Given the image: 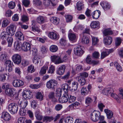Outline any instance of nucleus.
Returning <instances> with one entry per match:
<instances>
[{
  "label": "nucleus",
  "mask_w": 123,
  "mask_h": 123,
  "mask_svg": "<svg viewBox=\"0 0 123 123\" xmlns=\"http://www.w3.org/2000/svg\"><path fill=\"white\" fill-rule=\"evenodd\" d=\"M68 86L66 84L63 85L62 88L65 93L60 98H58V101L61 103H62L67 102L69 99V96L68 94Z\"/></svg>",
  "instance_id": "obj_1"
},
{
  "label": "nucleus",
  "mask_w": 123,
  "mask_h": 123,
  "mask_svg": "<svg viewBox=\"0 0 123 123\" xmlns=\"http://www.w3.org/2000/svg\"><path fill=\"white\" fill-rule=\"evenodd\" d=\"M8 109L11 114H14L17 112L18 109V106L15 103H11L8 105Z\"/></svg>",
  "instance_id": "obj_2"
},
{
  "label": "nucleus",
  "mask_w": 123,
  "mask_h": 123,
  "mask_svg": "<svg viewBox=\"0 0 123 123\" xmlns=\"http://www.w3.org/2000/svg\"><path fill=\"white\" fill-rule=\"evenodd\" d=\"M100 115V113L99 111H94L90 115L91 119L93 122H96L99 119Z\"/></svg>",
  "instance_id": "obj_3"
},
{
  "label": "nucleus",
  "mask_w": 123,
  "mask_h": 123,
  "mask_svg": "<svg viewBox=\"0 0 123 123\" xmlns=\"http://www.w3.org/2000/svg\"><path fill=\"white\" fill-rule=\"evenodd\" d=\"M57 81L54 80L52 79L48 81L46 83V86L48 89H55L57 86Z\"/></svg>",
  "instance_id": "obj_4"
},
{
  "label": "nucleus",
  "mask_w": 123,
  "mask_h": 123,
  "mask_svg": "<svg viewBox=\"0 0 123 123\" xmlns=\"http://www.w3.org/2000/svg\"><path fill=\"white\" fill-rule=\"evenodd\" d=\"M83 47L80 45H78L74 48V52L76 55L81 56L84 53Z\"/></svg>",
  "instance_id": "obj_5"
},
{
  "label": "nucleus",
  "mask_w": 123,
  "mask_h": 123,
  "mask_svg": "<svg viewBox=\"0 0 123 123\" xmlns=\"http://www.w3.org/2000/svg\"><path fill=\"white\" fill-rule=\"evenodd\" d=\"M15 89L13 88H9L6 90L5 92L6 94L11 97L13 98L15 94Z\"/></svg>",
  "instance_id": "obj_6"
},
{
  "label": "nucleus",
  "mask_w": 123,
  "mask_h": 123,
  "mask_svg": "<svg viewBox=\"0 0 123 123\" xmlns=\"http://www.w3.org/2000/svg\"><path fill=\"white\" fill-rule=\"evenodd\" d=\"M12 58L13 62L16 64H19L21 62V56L18 54H14L12 56Z\"/></svg>",
  "instance_id": "obj_7"
},
{
  "label": "nucleus",
  "mask_w": 123,
  "mask_h": 123,
  "mask_svg": "<svg viewBox=\"0 0 123 123\" xmlns=\"http://www.w3.org/2000/svg\"><path fill=\"white\" fill-rule=\"evenodd\" d=\"M51 61L55 64H58L62 63V59L58 56L53 55L51 56Z\"/></svg>",
  "instance_id": "obj_8"
},
{
  "label": "nucleus",
  "mask_w": 123,
  "mask_h": 123,
  "mask_svg": "<svg viewBox=\"0 0 123 123\" xmlns=\"http://www.w3.org/2000/svg\"><path fill=\"white\" fill-rule=\"evenodd\" d=\"M16 27L14 25H11L7 27L6 28L7 32L10 35H13L15 33Z\"/></svg>",
  "instance_id": "obj_9"
},
{
  "label": "nucleus",
  "mask_w": 123,
  "mask_h": 123,
  "mask_svg": "<svg viewBox=\"0 0 123 123\" xmlns=\"http://www.w3.org/2000/svg\"><path fill=\"white\" fill-rule=\"evenodd\" d=\"M32 93L30 90H26L23 92L22 96L25 98L30 99L32 97Z\"/></svg>",
  "instance_id": "obj_10"
},
{
  "label": "nucleus",
  "mask_w": 123,
  "mask_h": 123,
  "mask_svg": "<svg viewBox=\"0 0 123 123\" xmlns=\"http://www.w3.org/2000/svg\"><path fill=\"white\" fill-rule=\"evenodd\" d=\"M114 50L113 49H106L105 51L101 53V59H103L105 57L108 56L110 53L112 52Z\"/></svg>",
  "instance_id": "obj_11"
},
{
  "label": "nucleus",
  "mask_w": 123,
  "mask_h": 123,
  "mask_svg": "<svg viewBox=\"0 0 123 123\" xmlns=\"http://www.w3.org/2000/svg\"><path fill=\"white\" fill-rule=\"evenodd\" d=\"M31 48L30 44L28 42H24L22 45L21 48L25 51L30 50Z\"/></svg>",
  "instance_id": "obj_12"
},
{
  "label": "nucleus",
  "mask_w": 123,
  "mask_h": 123,
  "mask_svg": "<svg viewBox=\"0 0 123 123\" xmlns=\"http://www.w3.org/2000/svg\"><path fill=\"white\" fill-rule=\"evenodd\" d=\"M114 91L113 88L111 87L105 88L102 91V93L104 95H109L112 92Z\"/></svg>",
  "instance_id": "obj_13"
},
{
  "label": "nucleus",
  "mask_w": 123,
  "mask_h": 123,
  "mask_svg": "<svg viewBox=\"0 0 123 123\" xmlns=\"http://www.w3.org/2000/svg\"><path fill=\"white\" fill-rule=\"evenodd\" d=\"M24 82L20 80H16L13 81L12 85L15 87H19L22 86Z\"/></svg>",
  "instance_id": "obj_14"
},
{
  "label": "nucleus",
  "mask_w": 123,
  "mask_h": 123,
  "mask_svg": "<svg viewBox=\"0 0 123 123\" xmlns=\"http://www.w3.org/2000/svg\"><path fill=\"white\" fill-rule=\"evenodd\" d=\"M1 117L5 121H8L11 119V117L10 114L6 112H3Z\"/></svg>",
  "instance_id": "obj_15"
},
{
  "label": "nucleus",
  "mask_w": 123,
  "mask_h": 123,
  "mask_svg": "<svg viewBox=\"0 0 123 123\" xmlns=\"http://www.w3.org/2000/svg\"><path fill=\"white\" fill-rule=\"evenodd\" d=\"M18 104L21 108H25L28 105V101L26 99L20 101V100L18 102Z\"/></svg>",
  "instance_id": "obj_16"
},
{
  "label": "nucleus",
  "mask_w": 123,
  "mask_h": 123,
  "mask_svg": "<svg viewBox=\"0 0 123 123\" xmlns=\"http://www.w3.org/2000/svg\"><path fill=\"white\" fill-rule=\"evenodd\" d=\"M78 85V84L77 82L74 81L72 83L71 86L68 87V90L69 89L75 91L77 89Z\"/></svg>",
  "instance_id": "obj_17"
},
{
  "label": "nucleus",
  "mask_w": 123,
  "mask_h": 123,
  "mask_svg": "<svg viewBox=\"0 0 123 123\" xmlns=\"http://www.w3.org/2000/svg\"><path fill=\"white\" fill-rule=\"evenodd\" d=\"M103 42L105 45L110 44L112 42V39L110 36H107L105 38L104 37Z\"/></svg>",
  "instance_id": "obj_18"
},
{
  "label": "nucleus",
  "mask_w": 123,
  "mask_h": 123,
  "mask_svg": "<svg viewBox=\"0 0 123 123\" xmlns=\"http://www.w3.org/2000/svg\"><path fill=\"white\" fill-rule=\"evenodd\" d=\"M90 26L92 28L98 29L100 26L99 22L98 21H93L91 23Z\"/></svg>",
  "instance_id": "obj_19"
},
{
  "label": "nucleus",
  "mask_w": 123,
  "mask_h": 123,
  "mask_svg": "<svg viewBox=\"0 0 123 123\" xmlns=\"http://www.w3.org/2000/svg\"><path fill=\"white\" fill-rule=\"evenodd\" d=\"M68 37L70 40L73 42H75L77 39V37L74 33H69L68 34Z\"/></svg>",
  "instance_id": "obj_20"
},
{
  "label": "nucleus",
  "mask_w": 123,
  "mask_h": 123,
  "mask_svg": "<svg viewBox=\"0 0 123 123\" xmlns=\"http://www.w3.org/2000/svg\"><path fill=\"white\" fill-rule=\"evenodd\" d=\"M65 68V66L64 65L61 66L57 70V74L60 75L63 74L64 72Z\"/></svg>",
  "instance_id": "obj_21"
},
{
  "label": "nucleus",
  "mask_w": 123,
  "mask_h": 123,
  "mask_svg": "<svg viewBox=\"0 0 123 123\" xmlns=\"http://www.w3.org/2000/svg\"><path fill=\"white\" fill-rule=\"evenodd\" d=\"M35 116L37 119L39 120H41L43 118L42 113L38 110L35 111Z\"/></svg>",
  "instance_id": "obj_22"
},
{
  "label": "nucleus",
  "mask_w": 123,
  "mask_h": 123,
  "mask_svg": "<svg viewBox=\"0 0 123 123\" xmlns=\"http://www.w3.org/2000/svg\"><path fill=\"white\" fill-rule=\"evenodd\" d=\"M76 79L80 83L81 86H83L86 83V80L83 77L81 76H77Z\"/></svg>",
  "instance_id": "obj_23"
},
{
  "label": "nucleus",
  "mask_w": 123,
  "mask_h": 123,
  "mask_svg": "<svg viewBox=\"0 0 123 123\" xmlns=\"http://www.w3.org/2000/svg\"><path fill=\"white\" fill-rule=\"evenodd\" d=\"M15 36L17 38L20 40H23L24 39V36L23 34L20 31H18L15 34Z\"/></svg>",
  "instance_id": "obj_24"
},
{
  "label": "nucleus",
  "mask_w": 123,
  "mask_h": 123,
  "mask_svg": "<svg viewBox=\"0 0 123 123\" xmlns=\"http://www.w3.org/2000/svg\"><path fill=\"white\" fill-rule=\"evenodd\" d=\"M108 119H111L113 117V113L112 111L108 109H105L104 110Z\"/></svg>",
  "instance_id": "obj_25"
},
{
  "label": "nucleus",
  "mask_w": 123,
  "mask_h": 123,
  "mask_svg": "<svg viewBox=\"0 0 123 123\" xmlns=\"http://www.w3.org/2000/svg\"><path fill=\"white\" fill-rule=\"evenodd\" d=\"M49 37L52 39L57 40L59 38L57 34L54 32H49L48 35Z\"/></svg>",
  "instance_id": "obj_26"
},
{
  "label": "nucleus",
  "mask_w": 123,
  "mask_h": 123,
  "mask_svg": "<svg viewBox=\"0 0 123 123\" xmlns=\"http://www.w3.org/2000/svg\"><path fill=\"white\" fill-rule=\"evenodd\" d=\"M92 18L95 19H98L100 15V12L98 10L92 13Z\"/></svg>",
  "instance_id": "obj_27"
},
{
  "label": "nucleus",
  "mask_w": 123,
  "mask_h": 123,
  "mask_svg": "<svg viewBox=\"0 0 123 123\" xmlns=\"http://www.w3.org/2000/svg\"><path fill=\"white\" fill-rule=\"evenodd\" d=\"M103 37L106 36L108 35H111L112 34L113 31L110 29H105L103 32Z\"/></svg>",
  "instance_id": "obj_28"
},
{
  "label": "nucleus",
  "mask_w": 123,
  "mask_h": 123,
  "mask_svg": "<svg viewBox=\"0 0 123 123\" xmlns=\"http://www.w3.org/2000/svg\"><path fill=\"white\" fill-rule=\"evenodd\" d=\"M101 5L105 10H106L110 8L111 6L107 2H103L101 3Z\"/></svg>",
  "instance_id": "obj_29"
},
{
  "label": "nucleus",
  "mask_w": 123,
  "mask_h": 123,
  "mask_svg": "<svg viewBox=\"0 0 123 123\" xmlns=\"http://www.w3.org/2000/svg\"><path fill=\"white\" fill-rule=\"evenodd\" d=\"M7 77V78H8L10 76V75L8 73H6L5 74H0V81L2 82H4L6 79V75Z\"/></svg>",
  "instance_id": "obj_30"
},
{
  "label": "nucleus",
  "mask_w": 123,
  "mask_h": 123,
  "mask_svg": "<svg viewBox=\"0 0 123 123\" xmlns=\"http://www.w3.org/2000/svg\"><path fill=\"white\" fill-rule=\"evenodd\" d=\"M45 17L40 16L37 17V21L38 23L43 24L44 22L46 19Z\"/></svg>",
  "instance_id": "obj_31"
},
{
  "label": "nucleus",
  "mask_w": 123,
  "mask_h": 123,
  "mask_svg": "<svg viewBox=\"0 0 123 123\" xmlns=\"http://www.w3.org/2000/svg\"><path fill=\"white\" fill-rule=\"evenodd\" d=\"M50 21L52 23L55 25L58 24L59 22V19L56 17H51Z\"/></svg>",
  "instance_id": "obj_32"
},
{
  "label": "nucleus",
  "mask_w": 123,
  "mask_h": 123,
  "mask_svg": "<svg viewBox=\"0 0 123 123\" xmlns=\"http://www.w3.org/2000/svg\"><path fill=\"white\" fill-rule=\"evenodd\" d=\"M48 67L47 65L44 66L42 67L40 71V74L41 75H42L45 74L46 72V71L48 69Z\"/></svg>",
  "instance_id": "obj_33"
},
{
  "label": "nucleus",
  "mask_w": 123,
  "mask_h": 123,
  "mask_svg": "<svg viewBox=\"0 0 123 123\" xmlns=\"http://www.w3.org/2000/svg\"><path fill=\"white\" fill-rule=\"evenodd\" d=\"M7 54L6 53H3L0 55V61L3 62L5 61L7 59Z\"/></svg>",
  "instance_id": "obj_34"
},
{
  "label": "nucleus",
  "mask_w": 123,
  "mask_h": 123,
  "mask_svg": "<svg viewBox=\"0 0 123 123\" xmlns=\"http://www.w3.org/2000/svg\"><path fill=\"white\" fill-rule=\"evenodd\" d=\"M22 45L21 42L18 41L16 42L14 44V47L16 50H19L21 49V47Z\"/></svg>",
  "instance_id": "obj_35"
},
{
  "label": "nucleus",
  "mask_w": 123,
  "mask_h": 123,
  "mask_svg": "<svg viewBox=\"0 0 123 123\" xmlns=\"http://www.w3.org/2000/svg\"><path fill=\"white\" fill-rule=\"evenodd\" d=\"M9 35L7 32H3L1 34V38L2 40H6V37H8Z\"/></svg>",
  "instance_id": "obj_36"
},
{
  "label": "nucleus",
  "mask_w": 123,
  "mask_h": 123,
  "mask_svg": "<svg viewBox=\"0 0 123 123\" xmlns=\"http://www.w3.org/2000/svg\"><path fill=\"white\" fill-rule=\"evenodd\" d=\"M93 101V99L91 97L87 96L85 99V103L86 105H89L92 103Z\"/></svg>",
  "instance_id": "obj_37"
},
{
  "label": "nucleus",
  "mask_w": 123,
  "mask_h": 123,
  "mask_svg": "<svg viewBox=\"0 0 123 123\" xmlns=\"http://www.w3.org/2000/svg\"><path fill=\"white\" fill-rule=\"evenodd\" d=\"M91 37L92 45H97L99 41V40L98 37L92 36Z\"/></svg>",
  "instance_id": "obj_38"
},
{
  "label": "nucleus",
  "mask_w": 123,
  "mask_h": 123,
  "mask_svg": "<svg viewBox=\"0 0 123 123\" xmlns=\"http://www.w3.org/2000/svg\"><path fill=\"white\" fill-rule=\"evenodd\" d=\"M36 97L37 99L41 101L43 99V95L41 92H38L36 93Z\"/></svg>",
  "instance_id": "obj_39"
},
{
  "label": "nucleus",
  "mask_w": 123,
  "mask_h": 123,
  "mask_svg": "<svg viewBox=\"0 0 123 123\" xmlns=\"http://www.w3.org/2000/svg\"><path fill=\"white\" fill-rule=\"evenodd\" d=\"M122 39L120 37L116 38L115 39V44L116 47H118L119 46L122 42Z\"/></svg>",
  "instance_id": "obj_40"
},
{
  "label": "nucleus",
  "mask_w": 123,
  "mask_h": 123,
  "mask_svg": "<svg viewBox=\"0 0 123 123\" xmlns=\"http://www.w3.org/2000/svg\"><path fill=\"white\" fill-rule=\"evenodd\" d=\"M76 6L77 9L79 11L82 10L84 7L82 1H78L76 4Z\"/></svg>",
  "instance_id": "obj_41"
},
{
  "label": "nucleus",
  "mask_w": 123,
  "mask_h": 123,
  "mask_svg": "<svg viewBox=\"0 0 123 123\" xmlns=\"http://www.w3.org/2000/svg\"><path fill=\"white\" fill-rule=\"evenodd\" d=\"M54 119V117L52 116H45L43 117V121L46 122H50L53 120Z\"/></svg>",
  "instance_id": "obj_42"
},
{
  "label": "nucleus",
  "mask_w": 123,
  "mask_h": 123,
  "mask_svg": "<svg viewBox=\"0 0 123 123\" xmlns=\"http://www.w3.org/2000/svg\"><path fill=\"white\" fill-rule=\"evenodd\" d=\"M50 51L52 52H56L58 49L57 46L55 45H52L50 47Z\"/></svg>",
  "instance_id": "obj_43"
},
{
  "label": "nucleus",
  "mask_w": 123,
  "mask_h": 123,
  "mask_svg": "<svg viewBox=\"0 0 123 123\" xmlns=\"http://www.w3.org/2000/svg\"><path fill=\"white\" fill-rule=\"evenodd\" d=\"M65 18L66 22L69 23L72 21L73 18V16L70 15H67L65 16Z\"/></svg>",
  "instance_id": "obj_44"
},
{
  "label": "nucleus",
  "mask_w": 123,
  "mask_h": 123,
  "mask_svg": "<svg viewBox=\"0 0 123 123\" xmlns=\"http://www.w3.org/2000/svg\"><path fill=\"white\" fill-rule=\"evenodd\" d=\"M65 123H72L73 122V119L71 117H66L64 120Z\"/></svg>",
  "instance_id": "obj_45"
},
{
  "label": "nucleus",
  "mask_w": 123,
  "mask_h": 123,
  "mask_svg": "<svg viewBox=\"0 0 123 123\" xmlns=\"http://www.w3.org/2000/svg\"><path fill=\"white\" fill-rule=\"evenodd\" d=\"M114 66L116 67L117 71L121 72L122 70V68L121 66L117 62H115L114 63Z\"/></svg>",
  "instance_id": "obj_46"
},
{
  "label": "nucleus",
  "mask_w": 123,
  "mask_h": 123,
  "mask_svg": "<svg viewBox=\"0 0 123 123\" xmlns=\"http://www.w3.org/2000/svg\"><path fill=\"white\" fill-rule=\"evenodd\" d=\"M88 91L87 90L86 87H84L82 88L81 90V93L82 95H86L88 93Z\"/></svg>",
  "instance_id": "obj_47"
},
{
  "label": "nucleus",
  "mask_w": 123,
  "mask_h": 123,
  "mask_svg": "<svg viewBox=\"0 0 123 123\" xmlns=\"http://www.w3.org/2000/svg\"><path fill=\"white\" fill-rule=\"evenodd\" d=\"M16 6L15 3L13 1H11L8 4V7L10 9H13Z\"/></svg>",
  "instance_id": "obj_48"
},
{
  "label": "nucleus",
  "mask_w": 123,
  "mask_h": 123,
  "mask_svg": "<svg viewBox=\"0 0 123 123\" xmlns=\"http://www.w3.org/2000/svg\"><path fill=\"white\" fill-rule=\"evenodd\" d=\"M62 90L60 88H58L55 92L56 95V97L60 98L61 96Z\"/></svg>",
  "instance_id": "obj_49"
},
{
  "label": "nucleus",
  "mask_w": 123,
  "mask_h": 123,
  "mask_svg": "<svg viewBox=\"0 0 123 123\" xmlns=\"http://www.w3.org/2000/svg\"><path fill=\"white\" fill-rule=\"evenodd\" d=\"M5 65L6 67H12L13 65V62L10 60H6L5 63Z\"/></svg>",
  "instance_id": "obj_50"
},
{
  "label": "nucleus",
  "mask_w": 123,
  "mask_h": 123,
  "mask_svg": "<svg viewBox=\"0 0 123 123\" xmlns=\"http://www.w3.org/2000/svg\"><path fill=\"white\" fill-rule=\"evenodd\" d=\"M7 40L8 43V46H11L13 41L12 38L9 35L7 39Z\"/></svg>",
  "instance_id": "obj_51"
},
{
  "label": "nucleus",
  "mask_w": 123,
  "mask_h": 123,
  "mask_svg": "<svg viewBox=\"0 0 123 123\" xmlns=\"http://www.w3.org/2000/svg\"><path fill=\"white\" fill-rule=\"evenodd\" d=\"M19 114L22 116H24L26 114V110L25 108H21L19 110Z\"/></svg>",
  "instance_id": "obj_52"
},
{
  "label": "nucleus",
  "mask_w": 123,
  "mask_h": 123,
  "mask_svg": "<svg viewBox=\"0 0 123 123\" xmlns=\"http://www.w3.org/2000/svg\"><path fill=\"white\" fill-rule=\"evenodd\" d=\"M10 22L9 21L8 19L3 20L2 23V27H6L10 23Z\"/></svg>",
  "instance_id": "obj_53"
},
{
  "label": "nucleus",
  "mask_w": 123,
  "mask_h": 123,
  "mask_svg": "<svg viewBox=\"0 0 123 123\" xmlns=\"http://www.w3.org/2000/svg\"><path fill=\"white\" fill-rule=\"evenodd\" d=\"M22 2L23 5L26 7H28L30 3L29 0H22Z\"/></svg>",
  "instance_id": "obj_54"
},
{
  "label": "nucleus",
  "mask_w": 123,
  "mask_h": 123,
  "mask_svg": "<svg viewBox=\"0 0 123 123\" xmlns=\"http://www.w3.org/2000/svg\"><path fill=\"white\" fill-rule=\"evenodd\" d=\"M81 42L83 43L88 44L89 42V39L87 37H86L82 39Z\"/></svg>",
  "instance_id": "obj_55"
},
{
  "label": "nucleus",
  "mask_w": 123,
  "mask_h": 123,
  "mask_svg": "<svg viewBox=\"0 0 123 123\" xmlns=\"http://www.w3.org/2000/svg\"><path fill=\"white\" fill-rule=\"evenodd\" d=\"M34 5L37 6H40L42 4V1L40 0H33Z\"/></svg>",
  "instance_id": "obj_56"
},
{
  "label": "nucleus",
  "mask_w": 123,
  "mask_h": 123,
  "mask_svg": "<svg viewBox=\"0 0 123 123\" xmlns=\"http://www.w3.org/2000/svg\"><path fill=\"white\" fill-rule=\"evenodd\" d=\"M13 13L10 10H9L6 11L5 13V16L6 17H10L12 14Z\"/></svg>",
  "instance_id": "obj_57"
},
{
  "label": "nucleus",
  "mask_w": 123,
  "mask_h": 123,
  "mask_svg": "<svg viewBox=\"0 0 123 123\" xmlns=\"http://www.w3.org/2000/svg\"><path fill=\"white\" fill-rule=\"evenodd\" d=\"M88 76V73L86 72H82L79 74V76H81V77H83L85 79V78H87Z\"/></svg>",
  "instance_id": "obj_58"
},
{
  "label": "nucleus",
  "mask_w": 123,
  "mask_h": 123,
  "mask_svg": "<svg viewBox=\"0 0 123 123\" xmlns=\"http://www.w3.org/2000/svg\"><path fill=\"white\" fill-rule=\"evenodd\" d=\"M41 51L43 54H45L47 52V49L44 46H42L40 48Z\"/></svg>",
  "instance_id": "obj_59"
},
{
  "label": "nucleus",
  "mask_w": 123,
  "mask_h": 123,
  "mask_svg": "<svg viewBox=\"0 0 123 123\" xmlns=\"http://www.w3.org/2000/svg\"><path fill=\"white\" fill-rule=\"evenodd\" d=\"M59 42L60 44L62 46H65L66 45L67 41L65 38H62L60 40Z\"/></svg>",
  "instance_id": "obj_60"
},
{
  "label": "nucleus",
  "mask_w": 123,
  "mask_h": 123,
  "mask_svg": "<svg viewBox=\"0 0 123 123\" xmlns=\"http://www.w3.org/2000/svg\"><path fill=\"white\" fill-rule=\"evenodd\" d=\"M35 70L34 67L33 66L31 65L28 66V71L29 72L32 73L35 71Z\"/></svg>",
  "instance_id": "obj_61"
},
{
  "label": "nucleus",
  "mask_w": 123,
  "mask_h": 123,
  "mask_svg": "<svg viewBox=\"0 0 123 123\" xmlns=\"http://www.w3.org/2000/svg\"><path fill=\"white\" fill-rule=\"evenodd\" d=\"M100 54L98 52L95 51L92 54V56L94 58L98 59L99 58Z\"/></svg>",
  "instance_id": "obj_62"
},
{
  "label": "nucleus",
  "mask_w": 123,
  "mask_h": 123,
  "mask_svg": "<svg viewBox=\"0 0 123 123\" xmlns=\"http://www.w3.org/2000/svg\"><path fill=\"white\" fill-rule=\"evenodd\" d=\"M119 97L120 98L123 99V88H119Z\"/></svg>",
  "instance_id": "obj_63"
},
{
  "label": "nucleus",
  "mask_w": 123,
  "mask_h": 123,
  "mask_svg": "<svg viewBox=\"0 0 123 123\" xmlns=\"http://www.w3.org/2000/svg\"><path fill=\"white\" fill-rule=\"evenodd\" d=\"M19 17L18 14H14L13 15L12 17V20L15 21H18L19 19Z\"/></svg>",
  "instance_id": "obj_64"
}]
</instances>
